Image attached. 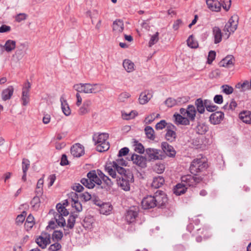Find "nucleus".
<instances>
[{
	"mask_svg": "<svg viewBox=\"0 0 251 251\" xmlns=\"http://www.w3.org/2000/svg\"><path fill=\"white\" fill-rule=\"evenodd\" d=\"M109 135L106 133H101L98 135L95 134L93 136V140L97 145V151L99 152L107 151L110 148L109 143L107 141Z\"/></svg>",
	"mask_w": 251,
	"mask_h": 251,
	"instance_id": "1",
	"label": "nucleus"
},
{
	"mask_svg": "<svg viewBox=\"0 0 251 251\" xmlns=\"http://www.w3.org/2000/svg\"><path fill=\"white\" fill-rule=\"evenodd\" d=\"M208 164L205 158H196L191 162L190 171L192 174L196 176L197 173L205 170Z\"/></svg>",
	"mask_w": 251,
	"mask_h": 251,
	"instance_id": "2",
	"label": "nucleus"
},
{
	"mask_svg": "<svg viewBox=\"0 0 251 251\" xmlns=\"http://www.w3.org/2000/svg\"><path fill=\"white\" fill-rule=\"evenodd\" d=\"M75 89L79 93L86 94L96 93L100 91L98 84L79 83L74 86Z\"/></svg>",
	"mask_w": 251,
	"mask_h": 251,
	"instance_id": "3",
	"label": "nucleus"
},
{
	"mask_svg": "<svg viewBox=\"0 0 251 251\" xmlns=\"http://www.w3.org/2000/svg\"><path fill=\"white\" fill-rule=\"evenodd\" d=\"M238 18L237 16H232L226 24L223 31L224 32V36L227 39L231 33H233L236 30L238 26Z\"/></svg>",
	"mask_w": 251,
	"mask_h": 251,
	"instance_id": "4",
	"label": "nucleus"
},
{
	"mask_svg": "<svg viewBox=\"0 0 251 251\" xmlns=\"http://www.w3.org/2000/svg\"><path fill=\"white\" fill-rule=\"evenodd\" d=\"M181 180L182 184L185 187H195L202 180V178L200 176H197L196 175H187L182 176Z\"/></svg>",
	"mask_w": 251,
	"mask_h": 251,
	"instance_id": "5",
	"label": "nucleus"
},
{
	"mask_svg": "<svg viewBox=\"0 0 251 251\" xmlns=\"http://www.w3.org/2000/svg\"><path fill=\"white\" fill-rule=\"evenodd\" d=\"M146 153L148 155L149 161L156 160H162L165 157V155L162 151L152 148H147L146 150Z\"/></svg>",
	"mask_w": 251,
	"mask_h": 251,
	"instance_id": "6",
	"label": "nucleus"
},
{
	"mask_svg": "<svg viewBox=\"0 0 251 251\" xmlns=\"http://www.w3.org/2000/svg\"><path fill=\"white\" fill-rule=\"evenodd\" d=\"M156 206L159 208L164 207L168 203L167 195L162 191L157 190L154 195Z\"/></svg>",
	"mask_w": 251,
	"mask_h": 251,
	"instance_id": "7",
	"label": "nucleus"
},
{
	"mask_svg": "<svg viewBox=\"0 0 251 251\" xmlns=\"http://www.w3.org/2000/svg\"><path fill=\"white\" fill-rule=\"evenodd\" d=\"M133 178L132 175H124L118 176L116 179L118 185L125 191H129L130 189V181Z\"/></svg>",
	"mask_w": 251,
	"mask_h": 251,
	"instance_id": "8",
	"label": "nucleus"
},
{
	"mask_svg": "<svg viewBox=\"0 0 251 251\" xmlns=\"http://www.w3.org/2000/svg\"><path fill=\"white\" fill-rule=\"evenodd\" d=\"M139 208L136 206H132L126 211L125 218L128 223H132L136 220L138 215Z\"/></svg>",
	"mask_w": 251,
	"mask_h": 251,
	"instance_id": "9",
	"label": "nucleus"
},
{
	"mask_svg": "<svg viewBox=\"0 0 251 251\" xmlns=\"http://www.w3.org/2000/svg\"><path fill=\"white\" fill-rule=\"evenodd\" d=\"M133 163L141 168L147 167V158L143 156L133 153L130 157Z\"/></svg>",
	"mask_w": 251,
	"mask_h": 251,
	"instance_id": "10",
	"label": "nucleus"
},
{
	"mask_svg": "<svg viewBox=\"0 0 251 251\" xmlns=\"http://www.w3.org/2000/svg\"><path fill=\"white\" fill-rule=\"evenodd\" d=\"M155 199L153 196H147L142 201V206L145 209L154 208L156 206Z\"/></svg>",
	"mask_w": 251,
	"mask_h": 251,
	"instance_id": "11",
	"label": "nucleus"
},
{
	"mask_svg": "<svg viewBox=\"0 0 251 251\" xmlns=\"http://www.w3.org/2000/svg\"><path fill=\"white\" fill-rule=\"evenodd\" d=\"M176 127L171 124H168L166 128V133L165 134L166 139L171 142L175 141L176 138V134L175 132Z\"/></svg>",
	"mask_w": 251,
	"mask_h": 251,
	"instance_id": "12",
	"label": "nucleus"
},
{
	"mask_svg": "<svg viewBox=\"0 0 251 251\" xmlns=\"http://www.w3.org/2000/svg\"><path fill=\"white\" fill-rule=\"evenodd\" d=\"M224 118V113L221 111H215L209 117V121L213 125H218L221 123Z\"/></svg>",
	"mask_w": 251,
	"mask_h": 251,
	"instance_id": "13",
	"label": "nucleus"
},
{
	"mask_svg": "<svg viewBox=\"0 0 251 251\" xmlns=\"http://www.w3.org/2000/svg\"><path fill=\"white\" fill-rule=\"evenodd\" d=\"M162 152L165 154L170 157H174L176 154V151L174 147L169 145L167 142H163L161 144Z\"/></svg>",
	"mask_w": 251,
	"mask_h": 251,
	"instance_id": "14",
	"label": "nucleus"
},
{
	"mask_svg": "<svg viewBox=\"0 0 251 251\" xmlns=\"http://www.w3.org/2000/svg\"><path fill=\"white\" fill-rule=\"evenodd\" d=\"M71 153L74 157H79L84 154V147L79 143H76L71 147Z\"/></svg>",
	"mask_w": 251,
	"mask_h": 251,
	"instance_id": "15",
	"label": "nucleus"
},
{
	"mask_svg": "<svg viewBox=\"0 0 251 251\" xmlns=\"http://www.w3.org/2000/svg\"><path fill=\"white\" fill-rule=\"evenodd\" d=\"M206 4L208 8L213 11L219 12L221 10L222 4L216 0H206Z\"/></svg>",
	"mask_w": 251,
	"mask_h": 251,
	"instance_id": "16",
	"label": "nucleus"
},
{
	"mask_svg": "<svg viewBox=\"0 0 251 251\" xmlns=\"http://www.w3.org/2000/svg\"><path fill=\"white\" fill-rule=\"evenodd\" d=\"M87 176L95 184H97L98 188H100V185L101 184V180L97 176L96 170H92L89 172L87 174ZM100 188H102L100 187Z\"/></svg>",
	"mask_w": 251,
	"mask_h": 251,
	"instance_id": "17",
	"label": "nucleus"
},
{
	"mask_svg": "<svg viewBox=\"0 0 251 251\" xmlns=\"http://www.w3.org/2000/svg\"><path fill=\"white\" fill-rule=\"evenodd\" d=\"M36 242L42 249H45L50 243V236H38L36 239Z\"/></svg>",
	"mask_w": 251,
	"mask_h": 251,
	"instance_id": "18",
	"label": "nucleus"
},
{
	"mask_svg": "<svg viewBox=\"0 0 251 251\" xmlns=\"http://www.w3.org/2000/svg\"><path fill=\"white\" fill-rule=\"evenodd\" d=\"M91 101L89 100H84L82 105L79 108L78 111V114L83 115L90 112V107L91 105Z\"/></svg>",
	"mask_w": 251,
	"mask_h": 251,
	"instance_id": "19",
	"label": "nucleus"
},
{
	"mask_svg": "<svg viewBox=\"0 0 251 251\" xmlns=\"http://www.w3.org/2000/svg\"><path fill=\"white\" fill-rule=\"evenodd\" d=\"M212 34L214 38L215 44H218L221 42L222 33L221 29L218 26H214L212 28Z\"/></svg>",
	"mask_w": 251,
	"mask_h": 251,
	"instance_id": "20",
	"label": "nucleus"
},
{
	"mask_svg": "<svg viewBox=\"0 0 251 251\" xmlns=\"http://www.w3.org/2000/svg\"><path fill=\"white\" fill-rule=\"evenodd\" d=\"M152 97L151 94L149 91H145L141 93L139 98V101L141 104L147 103Z\"/></svg>",
	"mask_w": 251,
	"mask_h": 251,
	"instance_id": "21",
	"label": "nucleus"
},
{
	"mask_svg": "<svg viewBox=\"0 0 251 251\" xmlns=\"http://www.w3.org/2000/svg\"><path fill=\"white\" fill-rule=\"evenodd\" d=\"M3 46L4 51L9 53L14 50L16 47V42L14 40L8 39L6 41Z\"/></svg>",
	"mask_w": 251,
	"mask_h": 251,
	"instance_id": "22",
	"label": "nucleus"
},
{
	"mask_svg": "<svg viewBox=\"0 0 251 251\" xmlns=\"http://www.w3.org/2000/svg\"><path fill=\"white\" fill-rule=\"evenodd\" d=\"M13 92V87L12 86H8L6 89L2 91L1 93L2 99L4 101L9 100L12 96Z\"/></svg>",
	"mask_w": 251,
	"mask_h": 251,
	"instance_id": "23",
	"label": "nucleus"
},
{
	"mask_svg": "<svg viewBox=\"0 0 251 251\" xmlns=\"http://www.w3.org/2000/svg\"><path fill=\"white\" fill-rule=\"evenodd\" d=\"M239 118L245 123L251 124V112L250 111H243L239 114Z\"/></svg>",
	"mask_w": 251,
	"mask_h": 251,
	"instance_id": "24",
	"label": "nucleus"
},
{
	"mask_svg": "<svg viewBox=\"0 0 251 251\" xmlns=\"http://www.w3.org/2000/svg\"><path fill=\"white\" fill-rule=\"evenodd\" d=\"M195 104L197 107V110L200 114H203L205 111V100L204 101L202 99L199 98L195 102Z\"/></svg>",
	"mask_w": 251,
	"mask_h": 251,
	"instance_id": "25",
	"label": "nucleus"
},
{
	"mask_svg": "<svg viewBox=\"0 0 251 251\" xmlns=\"http://www.w3.org/2000/svg\"><path fill=\"white\" fill-rule=\"evenodd\" d=\"M124 28V22L122 20L118 19L113 23V30L120 33Z\"/></svg>",
	"mask_w": 251,
	"mask_h": 251,
	"instance_id": "26",
	"label": "nucleus"
},
{
	"mask_svg": "<svg viewBox=\"0 0 251 251\" xmlns=\"http://www.w3.org/2000/svg\"><path fill=\"white\" fill-rule=\"evenodd\" d=\"M233 61H234V58L232 55H227L220 61V66L229 67L230 65L233 64Z\"/></svg>",
	"mask_w": 251,
	"mask_h": 251,
	"instance_id": "27",
	"label": "nucleus"
},
{
	"mask_svg": "<svg viewBox=\"0 0 251 251\" xmlns=\"http://www.w3.org/2000/svg\"><path fill=\"white\" fill-rule=\"evenodd\" d=\"M164 178L160 176L154 177L151 183V186L154 188H158L161 187L164 183Z\"/></svg>",
	"mask_w": 251,
	"mask_h": 251,
	"instance_id": "28",
	"label": "nucleus"
},
{
	"mask_svg": "<svg viewBox=\"0 0 251 251\" xmlns=\"http://www.w3.org/2000/svg\"><path fill=\"white\" fill-rule=\"evenodd\" d=\"M60 101L61 103V109L63 113L66 116H69L71 114V111L67 100L63 97H61L60 98Z\"/></svg>",
	"mask_w": 251,
	"mask_h": 251,
	"instance_id": "29",
	"label": "nucleus"
},
{
	"mask_svg": "<svg viewBox=\"0 0 251 251\" xmlns=\"http://www.w3.org/2000/svg\"><path fill=\"white\" fill-rule=\"evenodd\" d=\"M196 109L193 105H189L187 107V117L191 121H194L195 119L196 114Z\"/></svg>",
	"mask_w": 251,
	"mask_h": 251,
	"instance_id": "30",
	"label": "nucleus"
},
{
	"mask_svg": "<svg viewBox=\"0 0 251 251\" xmlns=\"http://www.w3.org/2000/svg\"><path fill=\"white\" fill-rule=\"evenodd\" d=\"M187 188L182 184H176L174 189V193L177 196L181 195L185 193Z\"/></svg>",
	"mask_w": 251,
	"mask_h": 251,
	"instance_id": "31",
	"label": "nucleus"
},
{
	"mask_svg": "<svg viewBox=\"0 0 251 251\" xmlns=\"http://www.w3.org/2000/svg\"><path fill=\"white\" fill-rule=\"evenodd\" d=\"M123 65L125 70L128 73L132 72L134 70V64L130 60H125L123 63Z\"/></svg>",
	"mask_w": 251,
	"mask_h": 251,
	"instance_id": "32",
	"label": "nucleus"
},
{
	"mask_svg": "<svg viewBox=\"0 0 251 251\" xmlns=\"http://www.w3.org/2000/svg\"><path fill=\"white\" fill-rule=\"evenodd\" d=\"M205 108L207 111L210 112H215L217 110L218 107L214 104L208 100H205Z\"/></svg>",
	"mask_w": 251,
	"mask_h": 251,
	"instance_id": "33",
	"label": "nucleus"
},
{
	"mask_svg": "<svg viewBox=\"0 0 251 251\" xmlns=\"http://www.w3.org/2000/svg\"><path fill=\"white\" fill-rule=\"evenodd\" d=\"M145 134L148 139L153 140L155 139L154 131L150 126H147L145 128Z\"/></svg>",
	"mask_w": 251,
	"mask_h": 251,
	"instance_id": "34",
	"label": "nucleus"
},
{
	"mask_svg": "<svg viewBox=\"0 0 251 251\" xmlns=\"http://www.w3.org/2000/svg\"><path fill=\"white\" fill-rule=\"evenodd\" d=\"M80 182L86 187L89 188V189H92L93 188L95 184L91 181L89 178H83L81 179Z\"/></svg>",
	"mask_w": 251,
	"mask_h": 251,
	"instance_id": "35",
	"label": "nucleus"
},
{
	"mask_svg": "<svg viewBox=\"0 0 251 251\" xmlns=\"http://www.w3.org/2000/svg\"><path fill=\"white\" fill-rule=\"evenodd\" d=\"M56 208L57 211V213L62 214L64 216H66L69 215V211L65 208V207L60 203L57 204Z\"/></svg>",
	"mask_w": 251,
	"mask_h": 251,
	"instance_id": "36",
	"label": "nucleus"
},
{
	"mask_svg": "<svg viewBox=\"0 0 251 251\" xmlns=\"http://www.w3.org/2000/svg\"><path fill=\"white\" fill-rule=\"evenodd\" d=\"M134 151L139 153H143L145 151L143 145L137 141L134 142Z\"/></svg>",
	"mask_w": 251,
	"mask_h": 251,
	"instance_id": "37",
	"label": "nucleus"
},
{
	"mask_svg": "<svg viewBox=\"0 0 251 251\" xmlns=\"http://www.w3.org/2000/svg\"><path fill=\"white\" fill-rule=\"evenodd\" d=\"M112 167L117 171V172L121 175V176L124 175H127L126 174V169L120 166L117 165L116 163H112Z\"/></svg>",
	"mask_w": 251,
	"mask_h": 251,
	"instance_id": "38",
	"label": "nucleus"
},
{
	"mask_svg": "<svg viewBox=\"0 0 251 251\" xmlns=\"http://www.w3.org/2000/svg\"><path fill=\"white\" fill-rule=\"evenodd\" d=\"M32 207L35 210H38L40 205V199L38 196H35L30 202Z\"/></svg>",
	"mask_w": 251,
	"mask_h": 251,
	"instance_id": "39",
	"label": "nucleus"
},
{
	"mask_svg": "<svg viewBox=\"0 0 251 251\" xmlns=\"http://www.w3.org/2000/svg\"><path fill=\"white\" fill-rule=\"evenodd\" d=\"M137 114V112L135 111H131L128 114L122 113V118L125 120H128L134 118Z\"/></svg>",
	"mask_w": 251,
	"mask_h": 251,
	"instance_id": "40",
	"label": "nucleus"
},
{
	"mask_svg": "<svg viewBox=\"0 0 251 251\" xmlns=\"http://www.w3.org/2000/svg\"><path fill=\"white\" fill-rule=\"evenodd\" d=\"M221 88L222 89V92L226 95L232 94L234 90L232 86L226 84L223 85Z\"/></svg>",
	"mask_w": 251,
	"mask_h": 251,
	"instance_id": "41",
	"label": "nucleus"
},
{
	"mask_svg": "<svg viewBox=\"0 0 251 251\" xmlns=\"http://www.w3.org/2000/svg\"><path fill=\"white\" fill-rule=\"evenodd\" d=\"M159 35L158 32H156L154 35L151 36V39L149 43V46L150 47H152L153 45L156 44L159 40Z\"/></svg>",
	"mask_w": 251,
	"mask_h": 251,
	"instance_id": "42",
	"label": "nucleus"
},
{
	"mask_svg": "<svg viewBox=\"0 0 251 251\" xmlns=\"http://www.w3.org/2000/svg\"><path fill=\"white\" fill-rule=\"evenodd\" d=\"M26 215V212L23 211L21 214L18 215L16 219V224L17 225L22 224L25 220Z\"/></svg>",
	"mask_w": 251,
	"mask_h": 251,
	"instance_id": "43",
	"label": "nucleus"
},
{
	"mask_svg": "<svg viewBox=\"0 0 251 251\" xmlns=\"http://www.w3.org/2000/svg\"><path fill=\"white\" fill-rule=\"evenodd\" d=\"M112 166H107L106 165L105 167V170L106 172H107L109 175H110L113 178H116V170L114 169H113L112 168Z\"/></svg>",
	"mask_w": 251,
	"mask_h": 251,
	"instance_id": "44",
	"label": "nucleus"
},
{
	"mask_svg": "<svg viewBox=\"0 0 251 251\" xmlns=\"http://www.w3.org/2000/svg\"><path fill=\"white\" fill-rule=\"evenodd\" d=\"M21 48H17V50L15 51V55L17 56V57L19 59H21L22 58V57L24 55V52L23 51V50L25 47V45L24 44H22L21 45Z\"/></svg>",
	"mask_w": 251,
	"mask_h": 251,
	"instance_id": "45",
	"label": "nucleus"
},
{
	"mask_svg": "<svg viewBox=\"0 0 251 251\" xmlns=\"http://www.w3.org/2000/svg\"><path fill=\"white\" fill-rule=\"evenodd\" d=\"M164 103L169 107H172L176 105V99L172 98H168Z\"/></svg>",
	"mask_w": 251,
	"mask_h": 251,
	"instance_id": "46",
	"label": "nucleus"
},
{
	"mask_svg": "<svg viewBox=\"0 0 251 251\" xmlns=\"http://www.w3.org/2000/svg\"><path fill=\"white\" fill-rule=\"evenodd\" d=\"M30 166L29 161L26 158H24L22 161V170L23 173L27 171Z\"/></svg>",
	"mask_w": 251,
	"mask_h": 251,
	"instance_id": "47",
	"label": "nucleus"
},
{
	"mask_svg": "<svg viewBox=\"0 0 251 251\" xmlns=\"http://www.w3.org/2000/svg\"><path fill=\"white\" fill-rule=\"evenodd\" d=\"M222 6L226 11H228L231 6V0H221Z\"/></svg>",
	"mask_w": 251,
	"mask_h": 251,
	"instance_id": "48",
	"label": "nucleus"
},
{
	"mask_svg": "<svg viewBox=\"0 0 251 251\" xmlns=\"http://www.w3.org/2000/svg\"><path fill=\"white\" fill-rule=\"evenodd\" d=\"M168 124L166 123L164 120H161L159 122L156 124L155 125V129L156 130L162 129L165 128Z\"/></svg>",
	"mask_w": 251,
	"mask_h": 251,
	"instance_id": "49",
	"label": "nucleus"
},
{
	"mask_svg": "<svg viewBox=\"0 0 251 251\" xmlns=\"http://www.w3.org/2000/svg\"><path fill=\"white\" fill-rule=\"evenodd\" d=\"M22 100L23 101V105H26L29 101L28 93L25 92H22Z\"/></svg>",
	"mask_w": 251,
	"mask_h": 251,
	"instance_id": "50",
	"label": "nucleus"
},
{
	"mask_svg": "<svg viewBox=\"0 0 251 251\" xmlns=\"http://www.w3.org/2000/svg\"><path fill=\"white\" fill-rule=\"evenodd\" d=\"M193 35H190L187 40V45L191 48H196L198 45L192 40Z\"/></svg>",
	"mask_w": 251,
	"mask_h": 251,
	"instance_id": "51",
	"label": "nucleus"
},
{
	"mask_svg": "<svg viewBox=\"0 0 251 251\" xmlns=\"http://www.w3.org/2000/svg\"><path fill=\"white\" fill-rule=\"evenodd\" d=\"M216 56V52L215 51L211 50L209 52L207 57V63L209 64H211L212 61L215 59Z\"/></svg>",
	"mask_w": 251,
	"mask_h": 251,
	"instance_id": "52",
	"label": "nucleus"
},
{
	"mask_svg": "<svg viewBox=\"0 0 251 251\" xmlns=\"http://www.w3.org/2000/svg\"><path fill=\"white\" fill-rule=\"evenodd\" d=\"M72 206L75 209L77 212H80L82 210L81 204L78 201L72 202Z\"/></svg>",
	"mask_w": 251,
	"mask_h": 251,
	"instance_id": "53",
	"label": "nucleus"
},
{
	"mask_svg": "<svg viewBox=\"0 0 251 251\" xmlns=\"http://www.w3.org/2000/svg\"><path fill=\"white\" fill-rule=\"evenodd\" d=\"M207 131V127L204 125H198L197 132L200 134H203Z\"/></svg>",
	"mask_w": 251,
	"mask_h": 251,
	"instance_id": "54",
	"label": "nucleus"
},
{
	"mask_svg": "<svg viewBox=\"0 0 251 251\" xmlns=\"http://www.w3.org/2000/svg\"><path fill=\"white\" fill-rule=\"evenodd\" d=\"M57 223L54 220H51L49 223V225L46 227L47 230H54L57 226Z\"/></svg>",
	"mask_w": 251,
	"mask_h": 251,
	"instance_id": "55",
	"label": "nucleus"
},
{
	"mask_svg": "<svg viewBox=\"0 0 251 251\" xmlns=\"http://www.w3.org/2000/svg\"><path fill=\"white\" fill-rule=\"evenodd\" d=\"M61 248V245L58 243H55L51 245L49 250L50 251H57L59 250Z\"/></svg>",
	"mask_w": 251,
	"mask_h": 251,
	"instance_id": "56",
	"label": "nucleus"
},
{
	"mask_svg": "<svg viewBox=\"0 0 251 251\" xmlns=\"http://www.w3.org/2000/svg\"><path fill=\"white\" fill-rule=\"evenodd\" d=\"M155 119V113H153L145 118V122L146 124H151Z\"/></svg>",
	"mask_w": 251,
	"mask_h": 251,
	"instance_id": "57",
	"label": "nucleus"
},
{
	"mask_svg": "<svg viewBox=\"0 0 251 251\" xmlns=\"http://www.w3.org/2000/svg\"><path fill=\"white\" fill-rule=\"evenodd\" d=\"M129 151V150L128 148L124 147L119 151L118 155L119 157L125 156L128 154Z\"/></svg>",
	"mask_w": 251,
	"mask_h": 251,
	"instance_id": "58",
	"label": "nucleus"
},
{
	"mask_svg": "<svg viewBox=\"0 0 251 251\" xmlns=\"http://www.w3.org/2000/svg\"><path fill=\"white\" fill-rule=\"evenodd\" d=\"M215 103L217 104H221L223 102V98L221 95H216L213 99Z\"/></svg>",
	"mask_w": 251,
	"mask_h": 251,
	"instance_id": "59",
	"label": "nucleus"
},
{
	"mask_svg": "<svg viewBox=\"0 0 251 251\" xmlns=\"http://www.w3.org/2000/svg\"><path fill=\"white\" fill-rule=\"evenodd\" d=\"M79 197L80 198L83 199L85 201H89L91 199V195L87 192L79 194Z\"/></svg>",
	"mask_w": 251,
	"mask_h": 251,
	"instance_id": "60",
	"label": "nucleus"
},
{
	"mask_svg": "<svg viewBox=\"0 0 251 251\" xmlns=\"http://www.w3.org/2000/svg\"><path fill=\"white\" fill-rule=\"evenodd\" d=\"M11 30V27L6 25H2L0 27V33L9 32Z\"/></svg>",
	"mask_w": 251,
	"mask_h": 251,
	"instance_id": "61",
	"label": "nucleus"
},
{
	"mask_svg": "<svg viewBox=\"0 0 251 251\" xmlns=\"http://www.w3.org/2000/svg\"><path fill=\"white\" fill-rule=\"evenodd\" d=\"M75 221V220L74 219V217H71V216H70L67 221L68 226L70 228H72L74 226Z\"/></svg>",
	"mask_w": 251,
	"mask_h": 251,
	"instance_id": "62",
	"label": "nucleus"
},
{
	"mask_svg": "<svg viewBox=\"0 0 251 251\" xmlns=\"http://www.w3.org/2000/svg\"><path fill=\"white\" fill-rule=\"evenodd\" d=\"M26 15L25 13H20L19 14H18L16 17L15 19L17 22H20L26 19Z\"/></svg>",
	"mask_w": 251,
	"mask_h": 251,
	"instance_id": "63",
	"label": "nucleus"
},
{
	"mask_svg": "<svg viewBox=\"0 0 251 251\" xmlns=\"http://www.w3.org/2000/svg\"><path fill=\"white\" fill-rule=\"evenodd\" d=\"M68 163H69V162L67 159V155L65 154H63L62 155L60 164L61 166H65V165L68 164Z\"/></svg>",
	"mask_w": 251,
	"mask_h": 251,
	"instance_id": "64",
	"label": "nucleus"
}]
</instances>
